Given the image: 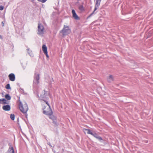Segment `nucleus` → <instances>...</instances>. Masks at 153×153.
I'll return each instance as SVG.
<instances>
[{
  "instance_id": "nucleus-1",
  "label": "nucleus",
  "mask_w": 153,
  "mask_h": 153,
  "mask_svg": "<svg viewBox=\"0 0 153 153\" xmlns=\"http://www.w3.org/2000/svg\"><path fill=\"white\" fill-rule=\"evenodd\" d=\"M23 105L21 101H19V107L20 111L24 114H27V112L28 110V106L26 102Z\"/></svg>"
},
{
  "instance_id": "nucleus-2",
  "label": "nucleus",
  "mask_w": 153,
  "mask_h": 153,
  "mask_svg": "<svg viewBox=\"0 0 153 153\" xmlns=\"http://www.w3.org/2000/svg\"><path fill=\"white\" fill-rule=\"evenodd\" d=\"M39 74L35 73L33 82V87L34 88H37V85L39 83Z\"/></svg>"
},
{
  "instance_id": "nucleus-3",
  "label": "nucleus",
  "mask_w": 153,
  "mask_h": 153,
  "mask_svg": "<svg viewBox=\"0 0 153 153\" xmlns=\"http://www.w3.org/2000/svg\"><path fill=\"white\" fill-rule=\"evenodd\" d=\"M71 30L69 27L65 25L63 29L60 31V33H62L63 36H65L70 34Z\"/></svg>"
},
{
  "instance_id": "nucleus-4",
  "label": "nucleus",
  "mask_w": 153,
  "mask_h": 153,
  "mask_svg": "<svg viewBox=\"0 0 153 153\" xmlns=\"http://www.w3.org/2000/svg\"><path fill=\"white\" fill-rule=\"evenodd\" d=\"M48 92L44 90L42 91L39 97V98L40 100L45 102V100L48 98Z\"/></svg>"
},
{
  "instance_id": "nucleus-5",
  "label": "nucleus",
  "mask_w": 153,
  "mask_h": 153,
  "mask_svg": "<svg viewBox=\"0 0 153 153\" xmlns=\"http://www.w3.org/2000/svg\"><path fill=\"white\" fill-rule=\"evenodd\" d=\"M44 27L41 24L39 23L38 26L37 33L39 35H42L44 33Z\"/></svg>"
},
{
  "instance_id": "nucleus-6",
  "label": "nucleus",
  "mask_w": 153,
  "mask_h": 153,
  "mask_svg": "<svg viewBox=\"0 0 153 153\" xmlns=\"http://www.w3.org/2000/svg\"><path fill=\"white\" fill-rule=\"evenodd\" d=\"M101 0H96V2L95 4V7L94 11H95L99 7Z\"/></svg>"
},
{
  "instance_id": "nucleus-7",
  "label": "nucleus",
  "mask_w": 153,
  "mask_h": 153,
  "mask_svg": "<svg viewBox=\"0 0 153 153\" xmlns=\"http://www.w3.org/2000/svg\"><path fill=\"white\" fill-rule=\"evenodd\" d=\"M72 13L73 15V16L74 18L76 20H79V17L76 14L75 10L74 9H72Z\"/></svg>"
},
{
  "instance_id": "nucleus-8",
  "label": "nucleus",
  "mask_w": 153,
  "mask_h": 153,
  "mask_svg": "<svg viewBox=\"0 0 153 153\" xmlns=\"http://www.w3.org/2000/svg\"><path fill=\"white\" fill-rule=\"evenodd\" d=\"M9 79L12 81H14L15 80V76L13 73H11L8 76Z\"/></svg>"
},
{
  "instance_id": "nucleus-9",
  "label": "nucleus",
  "mask_w": 153,
  "mask_h": 153,
  "mask_svg": "<svg viewBox=\"0 0 153 153\" xmlns=\"http://www.w3.org/2000/svg\"><path fill=\"white\" fill-rule=\"evenodd\" d=\"M2 109L5 111H9L11 109L10 106L9 105H4L2 106Z\"/></svg>"
},
{
  "instance_id": "nucleus-10",
  "label": "nucleus",
  "mask_w": 153,
  "mask_h": 153,
  "mask_svg": "<svg viewBox=\"0 0 153 153\" xmlns=\"http://www.w3.org/2000/svg\"><path fill=\"white\" fill-rule=\"evenodd\" d=\"M0 104H8L7 100L4 98L0 99Z\"/></svg>"
},
{
  "instance_id": "nucleus-11",
  "label": "nucleus",
  "mask_w": 153,
  "mask_h": 153,
  "mask_svg": "<svg viewBox=\"0 0 153 153\" xmlns=\"http://www.w3.org/2000/svg\"><path fill=\"white\" fill-rule=\"evenodd\" d=\"M27 52L28 53L30 56L33 57L34 56L33 54V53L32 51L30 50L29 48H28L27 49Z\"/></svg>"
},
{
  "instance_id": "nucleus-12",
  "label": "nucleus",
  "mask_w": 153,
  "mask_h": 153,
  "mask_svg": "<svg viewBox=\"0 0 153 153\" xmlns=\"http://www.w3.org/2000/svg\"><path fill=\"white\" fill-rule=\"evenodd\" d=\"M43 113L48 115H51L52 114L53 112L51 110L50 111L44 110L43 111Z\"/></svg>"
},
{
  "instance_id": "nucleus-13",
  "label": "nucleus",
  "mask_w": 153,
  "mask_h": 153,
  "mask_svg": "<svg viewBox=\"0 0 153 153\" xmlns=\"http://www.w3.org/2000/svg\"><path fill=\"white\" fill-rule=\"evenodd\" d=\"M96 138L100 142L104 143V140L100 136L98 135Z\"/></svg>"
},
{
  "instance_id": "nucleus-14",
  "label": "nucleus",
  "mask_w": 153,
  "mask_h": 153,
  "mask_svg": "<svg viewBox=\"0 0 153 153\" xmlns=\"http://www.w3.org/2000/svg\"><path fill=\"white\" fill-rule=\"evenodd\" d=\"M36 88H33V93H34V94L36 95V96L37 97L39 98V93H38V91L36 90Z\"/></svg>"
},
{
  "instance_id": "nucleus-15",
  "label": "nucleus",
  "mask_w": 153,
  "mask_h": 153,
  "mask_svg": "<svg viewBox=\"0 0 153 153\" xmlns=\"http://www.w3.org/2000/svg\"><path fill=\"white\" fill-rule=\"evenodd\" d=\"M8 153H15L13 148L12 146L10 147L8 149Z\"/></svg>"
},
{
  "instance_id": "nucleus-16",
  "label": "nucleus",
  "mask_w": 153,
  "mask_h": 153,
  "mask_svg": "<svg viewBox=\"0 0 153 153\" xmlns=\"http://www.w3.org/2000/svg\"><path fill=\"white\" fill-rule=\"evenodd\" d=\"M113 78L112 75H110L107 78V80L109 82H111L113 81Z\"/></svg>"
},
{
  "instance_id": "nucleus-17",
  "label": "nucleus",
  "mask_w": 153,
  "mask_h": 153,
  "mask_svg": "<svg viewBox=\"0 0 153 153\" xmlns=\"http://www.w3.org/2000/svg\"><path fill=\"white\" fill-rule=\"evenodd\" d=\"M42 49L44 53L48 52L47 48L45 45H43L42 47Z\"/></svg>"
},
{
  "instance_id": "nucleus-18",
  "label": "nucleus",
  "mask_w": 153,
  "mask_h": 153,
  "mask_svg": "<svg viewBox=\"0 0 153 153\" xmlns=\"http://www.w3.org/2000/svg\"><path fill=\"white\" fill-rule=\"evenodd\" d=\"M5 99L8 100H10L11 99V97L9 94H6L5 96Z\"/></svg>"
},
{
  "instance_id": "nucleus-19",
  "label": "nucleus",
  "mask_w": 153,
  "mask_h": 153,
  "mask_svg": "<svg viewBox=\"0 0 153 153\" xmlns=\"http://www.w3.org/2000/svg\"><path fill=\"white\" fill-rule=\"evenodd\" d=\"M79 9L82 11H83L84 10V8L83 5H80L79 7Z\"/></svg>"
},
{
  "instance_id": "nucleus-20",
  "label": "nucleus",
  "mask_w": 153,
  "mask_h": 153,
  "mask_svg": "<svg viewBox=\"0 0 153 153\" xmlns=\"http://www.w3.org/2000/svg\"><path fill=\"white\" fill-rule=\"evenodd\" d=\"M85 129L86 131H87V134H90L91 135H92V134L93 132L91 131V130L90 129Z\"/></svg>"
},
{
  "instance_id": "nucleus-21",
  "label": "nucleus",
  "mask_w": 153,
  "mask_h": 153,
  "mask_svg": "<svg viewBox=\"0 0 153 153\" xmlns=\"http://www.w3.org/2000/svg\"><path fill=\"white\" fill-rule=\"evenodd\" d=\"M50 116V119L52 120L53 121H54V120H56V119L55 117L53 115H52V114Z\"/></svg>"
},
{
  "instance_id": "nucleus-22",
  "label": "nucleus",
  "mask_w": 153,
  "mask_h": 153,
  "mask_svg": "<svg viewBox=\"0 0 153 153\" xmlns=\"http://www.w3.org/2000/svg\"><path fill=\"white\" fill-rule=\"evenodd\" d=\"M91 135L95 138H96L98 135L97 133L95 132H93Z\"/></svg>"
},
{
  "instance_id": "nucleus-23",
  "label": "nucleus",
  "mask_w": 153,
  "mask_h": 153,
  "mask_svg": "<svg viewBox=\"0 0 153 153\" xmlns=\"http://www.w3.org/2000/svg\"><path fill=\"white\" fill-rule=\"evenodd\" d=\"M5 88L7 89H10L11 87L9 84H7L5 86Z\"/></svg>"
},
{
  "instance_id": "nucleus-24",
  "label": "nucleus",
  "mask_w": 153,
  "mask_h": 153,
  "mask_svg": "<svg viewBox=\"0 0 153 153\" xmlns=\"http://www.w3.org/2000/svg\"><path fill=\"white\" fill-rule=\"evenodd\" d=\"M10 118L12 120H14L15 119V115L14 114H11L10 115Z\"/></svg>"
},
{
  "instance_id": "nucleus-25",
  "label": "nucleus",
  "mask_w": 153,
  "mask_h": 153,
  "mask_svg": "<svg viewBox=\"0 0 153 153\" xmlns=\"http://www.w3.org/2000/svg\"><path fill=\"white\" fill-rule=\"evenodd\" d=\"M53 123L54 124V125L55 126H58L59 125L58 123H57L56 121V120H54L53 121Z\"/></svg>"
},
{
  "instance_id": "nucleus-26",
  "label": "nucleus",
  "mask_w": 153,
  "mask_h": 153,
  "mask_svg": "<svg viewBox=\"0 0 153 153\" xmlns=\"http://www.w3.org/2000/svg\"><path fill=\"white\" fill-rule=\"evenodd\" d=\"M19 90H20V92L22 93V94H25V93H24V89H22V88H20L19 89Z\"/></svg>"
},
{
  "instance_id": "nucleus-27",
  "label": "nucleus",
  "mask_w": 153,
  "mask_h": 153,
  "mask_svg": "<svg viewBox=\"0 0 153 153\" xmlns=\"http://www.w3.org/2000/svg\"><path fill=\"white\" fill-rule=\"evenodd\" d=\"M21 64L22 66V67L23 69V70H25L26 68V65H23V63H21Z\"/></svg>"
},
{
  "instance_id": "nucleus-28",
  "label": "nucleus",
  "mask_w": 153,
  "mask_h": 153,
  "mask_svg": "<svg viewBox=\"0 0 153 153\" xmlns=\"http://www.w3.org/2000/svg\"><path fill=\"white\" fill-rule=\"evenodd\" d=\"M38 1L41 2L42 3H44L47 0H37Z\"/></svg>"
},
{
  "instance_id": "nucleus-29",
  "label": "nucleus",
  "mask_w": 153,
  "mask_h": 153,
  "mask_svg": "<svg viewBox=\"0 0 153 153\" xmlns=\"http://www.w3.org/2000/svg\"><path fill=\"white\" fill-rule=\"evenodd\" d=\"M95 11H94H94H93V12L91 13L88 16V18H90V17L93 15V14L94 13V12Z\"/></svg>"
},
{
  "instance_id": "nucleus-30",
  "label": "nucleus",
  "mask_w": 153,
  "mask_h": 153,
  "mask_svg": "<svg viewBox=\"0 0 153 153\" xmlns=\"http://www.w3.org/2000/svg\"><path fill=\"white\" fill-rule=\"evenodd\" d=\"M4 7L3 6H0V10H2L4 9Z\"/></svg>"
},
{
  "instance_id": "nucleus-31",
  "label": "nucleus",
  "mask_w": 153,
  "mask_h": 153,
  "mask_svg": "<svg viewBox=\"0 0 153 153\" xmlns=\"http://www.w3.org/2000/svg\"><path fill=\"white\" fill-rule=\"evenodd\" d=\"M46 55V57H47V58H48L49 57V56H48V52H45V53H44Z\"/></svg>"
},
{
  "instance_id": "nucleus-32",
  "label": "nucleus",
  "mask_w": 153,
  "mask_h": 153,
  "mask_svg": "<svg viewBox=\"0 0 153 153\" xmlns=\"http://www.w3.org/2000/svg\"><path fill=\"white\" fill-rule=\"evenodd\" d=\"M47 144L49 145L51 147H52V146L51 145V144L50 142L48 143Z\"/></svg>"
},
{
  "instance_id": "nucleus-33",
  "label": "nucleus",
  "mask_w": 153,
  "mask_h": 153,
  "mask_svg": "<svg viewBox=\"0 0 153 153\" xmlns=\"http://www.w3.org/2000/svg\"><path fill=\"white\" fill-rule=\"evenodd\" d=\"M1 25L3 27L4 26V24L3 22H1Z\"/></svg>"
},
{
  "instance_id": "nucleus-34",
  "label": "nucleus",
  "mask_w": 153,
  "mask_h": 153,
  "mask_svg": "<svg viewBox=\"0 0 153 153\" xmlns=\"http://www.w3.org/2000/svg\"><path fill=\"white\" fill-rule=\"evenodd\" d=\"M0 39H3V37H2V36L1 35H0Z\"/></svg>"
},
{
  "instance_id": "nucleus-35",
  "label": "nucleus",
  "mask_w": 153,
  "mask_h": 153,
  "mask_svg": "<svg viewBox=\"0 0 153 153\" xmlns=\"http://www.w3.org/2000/svg\"><path fill=\"white\" fill-rule=\"evenodd\" d=\"M46 103V104L49 106V107L50 108V106L48 104V102H47Z\"/></svg>"
},
{
  "instance_id": "nucleus-36",
  "label": "nucleus",
  "mask_w": 153,
  "mask_h": 153,
  "mask_svg": "<svg viewBox=\"0 0 153 153\" xmlns=\"http://www.w3.org/2000/svg\"><path fill=\"white\" fill-rule=\"evenodd\" d=\"M52 151H53L54 153H55V150H54L53 149H52Z\"/></svg>"
},
{
  "instance_id": "nucleus-37",
  "label": "nucleus",
  "mask_w": 153,
  "mask_h": 153,
  "mask_svg": "<svg viewBox=\"0 0 153 153\" xmlns=\"http://www.w3.org/2000/svg\"><path fill=\"white\" fill-rule=\"evenodd\" d=\"M62 151L63 152H64V149H62Z\"/></svg>"
}]
</instances>
